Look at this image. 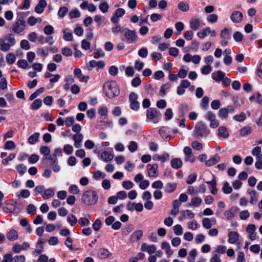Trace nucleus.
<instances>
[{
  "instance_id": "nucleus-3",
  "label": "nucleus",
  "mask_w": 262,
  "mask_h": 262,
  "mask_svg": "<svg viewBox=\"0 0 262 262\" xmlns=\"http://www.w3.org/2000/svg\"><path fill=\"white\" fill-rule=\"evenodd\" d=\"M121 32L123 35V40L128 44L135 43L139 40L138 34L135 30L126 28Z\"/></svg>"
},
{
  "instance_id": "nucleus-47",
  "label": "nucleus",
  "mask_w": 262,
  "mask_h": 262,
  "mask_svg": "<svg viewBox=\"0 0 262 262\" xmlns=\"http://www.w3.org/2000/svg\"><path fill=\"white\" fill-rule=\"evenodd\" d=\"M67 220L72 226H74L77 222V218L74 215L72 214H70L68 215L67 217Z\"/></svg>"
},
{
  "instance_id": "nucleus-58",
  "label": "nucleus",
  "mask_w": 262,
  "mask_h": 262,
  "mask_svg": "<svg viewBox=\"0 0 262 262\" xmlns=\"http://www.w3.org/2000/svg\"><path fill=\"white\" fill-rule=\"evenodd\" d=\"M191 146L194 149L196 150H200L203 148L202 144L200 142H199L196 141H193L191 143Z\"/></svg>"
},
{
  "instance_id": "nucleus-4",
  "label": "nucleus",
  "mask_w": 262,
  "mask_h": 262,
  "mask_svg": "<svg viewBox=\"0 0 262 262\" xmlns=\"http://www.w3.org/2000/svg\"><path fill=\"white\" fill-rule=\"evenodd\" d=\"M194 136L197 139L207 137L210 134V130L208 127L203 123H198L195 126Z\"/></svg>"
},
{
  "instance_id": "nucleus-33",
  "label": "nucleus",
  "mask_w": 262,
  "mask_h": 262,
  "mask_svg": "<svg viewBox=\"0 0 262 262\" xmlns=\"http://www.w3.org/2000/svg\"><path fill=\"white\" fill-rule=\"evenodd\" d=\"M161 248L165 251L166 253L168 256H170L173 254V251L171 250L170 245L168 243L166 242H162Z\"/></svg>"
},
{
  "instance_id": "nucleus-56",
  "label": "nucleus",
  "mask_w": 262,
  "mask_h": 262,
  "mask_svg": "<svg viewBox=\"0 0 262 262\" xmlns=\"http://www.w3.org/2000/svg\"><path fill=\"white\" fill-rule=\"evenodd\" d=\"M44 33L47 35H50L53 33L54 32V28L51 25L46 26L43 28Z\"/></svg>"
},
{
  "instance_id": "nucleus-15",
  "label": "nucleus",
  "mask_w": 262,
  "mask_h": 262,
  "mask_svg": "<svg viewBox=\"0 0 262 262\" xmlns=\"http://www.w3.org/2000/svg\"><path fill=\"white\" fill-rule=\"evenodd\" d=\"M83 136L81 134H77L74 135L73 139L74 141V146L75 147L79 148L82 146V141L83 140Z\"/></svg>"
},
{
  "instance_id": "nucleus-32",
  "label": "nucleus",
  "mask_w": 262,
  "mask_h": 262,
  "mask_svg": "<svg viewBox=\"0 0 262 262\" xmlns=\"http://www.w3.org/2000/svg\"><path fill=\"white\" fill-rule=\"evenodd\" d=\"M225 74L221 71H217L212 74V78L216 81L222 80L225 77Z\"/></svg>"
},
{
  "instance_id": "nucleus-12",
  "label": "nucleus",
  "mask_w": 262,
  "mask_h": 262,
  "mask_svg": "<svg viewBox=\"0 0 262 262\" xmlns=\"http://www.w3.org/2000/svg\"><path fill=\"white\" fill-rule=\"evenodd\" d=\"M156 249L155 245H147L146 243H143L141 247V250L142 251L147 252L149 254L155 253L156 251Z\"/></svg>"
},
{
  "instance_id": "nucleus-43",
  "label": "nucleus",
  "mask_w": 262,
  "mask_h": 262,
  "mask_svg": "<svg viewBox=\"0 0 262 262\" xmlns=\"http://www.w3.org/2000/svg\"><path fill=\"white\" fill-rule=\"evenodd\" d=\"M206 183L211 186V192L213 194H216L217 190L216 188V181L214 179H212L211 181L207 182Z\"/></svg>"
},
{
  "instance_id": "nucleus-45",
  "label": "nucleus",
  "mask_w": 262,
  "mask_h": 262,
  "mask_svg": "<svg viewBox=\"0 0 262 262\" xmlns=\"http://www.w3.org/2000/svg\"><path fill=\"white\" fill-rule=\"evenodd\" d=\"M209 32V28L207 27L204 29L198 32L197 33L198 36L200 38H205Z\"/></svg>"
},
{
  "instance_id": "nucleus-44",
  "label": "nucleus",
  "mask_w": 262,
  "mask_h": 262,
  "mask_svg": "<svg viewBox=\"0 0 262 262\" xmlns=\"http://www.w3.org/2000/svg\"><path fill=\"white\" fill-rule=\"evenodd\" d=\"M42 105V101L41 99H36L33 102L31 105V108L33 110L38 109Z\"/></svg>"
},
{
  "instance_id": "nucleus-30",
  "label": "nucleus",
  "mask_w": 262,
  "mask_h": 262,
  "mask_svg": "<svg viewBox=\"0 0 262 262\" xmlns=\"http://www.w3.org/2000/svg\"><path fill=\"white\" fill-rule=\"evenodd\" d=\"M202 200L199 197L196 196L191 200V202L188 204L189 206L198 207L201 204Z\"/></svg>"
},
{
  "instance_id": "nucleus-59",
  "label": "nucleus",
  "mask_w": 262,
  "mask_h": 262,
  "mask_svg": "<svg viewBox=\"0 0 262 262\" xmlns=\"http://www.w3.org/2000/svg\"><path fill=\"white\" fill-rule=\"evenodd\" d=\"M63 151L67 155H71L73 151V148L72 145L66 144L63 146Z\"/></svg>"
},
{
  "instance_id": "nucleus-54",
  "label": "nucleus",
  "mask_w": 262,
  "mask_h": 262,
  "mask_svg": "<svg viewBox=\"0 0 262 262\" xmlns=\"http://www.w3.org/2000/svg\"><path fill=\"white\" fill-rule=\"evenodd\" d=\"M70 17L72 19L79 17L80 16V13L78 10L75 9L70 12L69 14Z\"/></svg>"
},
{
  "instance_id": "nucleus-24",
  "label": "nucleus",
  "mask_w": 262,
  "mask_h": 262,
  "mask_svg": "<svg viewBox=\"0 0 262 262\" xmlns=\"http://www.w3.org/2000/svg\"><path fill=\"white\" fill-rule=\"evenodd\" d=\"M169 155L168 153H164L162 156H160L158 154H155L153 156L152 159L154 161H161L162 162H164L169 159Z\"/></svg>"
},
{
  "instance_id": "nucleus-34",
  "label": "nucleus",
  "mask_w": 262,
  "mask_h": 262,
  "mask_svg": "<svg viewBox=\"0 0 262 262\" xmlns=\"http://www.w3.org/2000/svg\"><path fill=\"white\" fill-rule=\"evenodd\" d=\"M0 49L3 52H8L10 50V47L9 45L6 43V40L4 38L0 39Z\"/></svg>"
},
{
  "instance_id": "nucleus-2",
  "label": "nucleus",
  "mask_w": 262,
  "mask_h": 262,
  "mask_svg": "<svg viewBox=\"0 0 262 262\" xmlns=\"http://www.w3.org/2000/svg\"><path fill=\"white\" fill-rule=\"evenodd\" d=\"M98 196L95 191L89 190L85 191L81 197L82 202L87 205H93L97 203Z\"/></svg>"
},
{
  "instance_id": "nucleus-18",
  "label": "nucleus",
  "mask_w": 262,
  "mask_h": 262,
  "mask_svg": "<svg viewBox=\"0 0 262 262\" xmlns=\"http://www.w3.org/2000/svg\"><path fill=\"white\" fill-rule=\"evenodd\" d=\"M104 62L103 61L91 60L89 63L88 70H91L92 68L98 67L99 69H102L104 67Z\"/></svg>"
},
{
  "instance_id": "nucleus-52",
  "label": "nucleus",
  "mask_w": 262,
  "mask_h": 262,
  "mask_svg": "<svg viewBox=\"0 0 262 262\" xmlns=\"http://www.w3.org/2000/svg\"><path fill=\"white\" fill-rule=\"evenodd\" d=\"M15 147V144L13 141H8L5 144V148L6 149L13 150Z\"/></svg>"
},
{
  "instance_id": "nucleus-28",
  "label": "nucleus",
  "mask_w": 262,
  "mask_h": 262,
  "mask_svg": "<svg viewBox=\"0 0 262 262\" xmlns=\"http://www.w3.org/2000/svg\"><path fill=\"white\" fill-rule=\"evenodd\" d=\"M113 158V155L110 151H104L101 155V159L105 162H108L112 160Z\"/></svg>"
},
{
  "instance_id": "nucleus-21",
  "label": "nucleus",
  "mask_w": 262,
  "mask_h": 262,
  "mask_svg": "<svg viewBox=\"0 0 262 262\" xmlns=\"http://www.w3.org/2000/svg\"><path fill=\"white\" fill-rule=\"evenodd\" d=\"M5 40H6V43L9 45V47L14 46L16 43V41L14 35L12 33H9L6 35L4 37Z\"/></svg>"
},
{
  "instance_id": "nucleus-22",
  "label": "nucleus",
  "mask_w": 262,
  "mask_h": 262,
  "mask_svg": "<svg viewBox=\"0 0 262 262\" xmlns=\"http://www.w3.org/2000/svg\"><path fill=\"white\" fill-rule=\"evenodd\" d=\"M218 136L223 138H227L229 136V133L225 126H222L219 127Z\"/></svg>"
},
{
  "instance_id": "nucleus-41",
  "label": "nucleus",
  "mask_w": 262,
  "mask_h": 262,
  "mask_svg": "<svg viewBox=\"0 0 262 262\" xmlns=\"http://www.w3.org/2000/svg\"><path fill=\"white\" fill-rule=\"evenodd\" d=\"M40 134L38 133H36L32 135L28 138V142L30 144H34L37 141L39 137Z\"/></svg>"
},
{
  "instance_id": "nucleus-46",
  "label": "nucleus",
  "mask_w": 262,
  "mask_h": 262,
  "mask_svg": "<svg viewBox=\"0 0 262 262\" xmlns=\"http://www.w3.org/2000/svg\"><path fill=\"white\" fill-rule=\"evenodd\" d=\"M251 133V129L250 127L246 126L241 129L240 135L242 137H245Z\"/></svg>"
},
{
  "instance_id": "nucleus-61",
  "label": "nucleus",
  "mask_w": 262,
  "mask_h": 262,
  "mask_svg": "<svg viewBox=\"0 0 262 262\" xmlns=\"http://www.w3.org/2000/svg\"><path fill=\"white\" fill-rule=\"evenodd\" d=\"M233 37L234 39L237 42L241 41L243 38V34L238 31L235 32L234 33Z\"/></svg>"
},
{
  "instance_id": "nucleus-48",
  "label": "nucleus",
  "mask_w": 262,
  "mask_h": 262,
  "mask_svg": "<svg viewBox=\"0 0 262 262\" xmlns=\"http://www.w3.org/2000/svg\"><path fill=\"white\" fill-rule=\"evenodd\" d=\"M222 189L223 192L226 194L230 193L232 191V187L229 186V184L227 182H225L224 183Z\"/></svg>"
},
{
  "instance_id": "nucleus-35",
  "label": "nucleus",
  "mask_w": 262,
  "mask_h": 262,
  "mask_svg": "<svg viewBox=\"0 0 262 262\" xmlns=\"http://www.w3.org/2000/svg\"><path fill=\"white\" fill-rule=\"evenodd\" d=\"M177 188V184L174 183H168L165 186V191L167 193L172 192Z\"/></svg>"
},
{
  "instance_id": "nucleus-23",
  "label": "nucleus",
  "mask_w": 262,
  "mask_h": 262,
  "mask_svg": "<svg viewBox=\"0 0 262 262\" xmlns=\"http://www.w3.org/2000/svg\"><path fill=\"white\" fill-rule=\"evenodd\" d=\"M98 255L100 258L105 259L111 256L112 253L107 249L100 248L98 251Z\"/></svg>"
},
{
  "instance_id": "nucleus-40",
  "label": "nucleus",
  "mask_w": 262,
  "mask_h": 262,
  "mask_svg": "<svg viewBox=\"0 0 262 262\" xmlns=\"http://www.w3.org/2000/svg\"><path fill=\"white\" fill-rule=\"evenodd\" d=\"M47 160H49L50 165H52L56 162L57 159L55 156L51 155L48 156H44L42 159V161Z\"/></svg>"
},
{
  "instance_id": "nucleus-20",
  "label": "nucleus",
  "mask_w": 262,
  "mask_h": 262,
  "mask_svg": "<svg viewBox=\"0 0 262 262\" xmlns=\"http://www.w3.org/2000/svg\"><path fill=\"white\" fill-rule=\"evenodd\" d=\"M170 164L173 168L178 169L182 167L183 162L181 159L175 158L171 160Z\"/></svg>"
},
{
  "instance_id": "nucleus-36",
  "label": "nucleus",
  "mask_w": 262,
  "mask_h": 262,
  "mask_svg": "<svg viewBox=\"0 0 262 262\" xmlns=\"http://www.w3.org/2000/svg\"><path fill=\"white\" fill-rule=\"evenodd\" d=\"M178 7L179 9L182 12H187L189 10V5L186 2H181L178 4Z\"/></svg>"
},
{
  "instance_id": "nucleus-31",
  "label": "nucleus",
  "mask_w": 262,
  "mask_h": 262,
  "mask_svg": "<svg viewBox=\"0 0 262 262\" xmlns=\"http://www.w3.org/2000/svg\"><path fill=\"white\" fill-rule=\"evenodd\" d=\"M169 132V128L167 127H162L159 129V133L163 138L165 140H169L171 136L170 135H167V133Z\"/></svg>"
},
{
  "instance_id": "nucleus-1",
  "label": "nucleus",
  "mask_w": 262,
  "mask_h": 262,
  "mask_svg": "<svg viewBox=\"0 0 262 262\" xmlns=\"http://www.w3.org/2000/svg\"><path fill=\"white\" fill-rule=\"evenodd\" d=\"M104 92L108 98H113L120 94L119 87L115 81L105 82L103 86Z\"/></svg>"
},
{
  "instance_id": "nucleus-9",
  "label": "nucleus",
  "mask_w": 262,
  "mask_h": 262,
  "mask_svg": "<svg viewBox=\"0 0 262 262\" xmlns=\"http://www.w3.org/2000/svg\"><path fill=\"white\" fill-rule=\"evenodd\" d=\"M158 166L157 164H148L147 165L148 176L151 177H157L158 173Z\"/></svg>"
},
{
  "instance_id": "nucleus-57",
  "label": "nucleus",
  "mask_w": 262,
  "mask_h": 262,
  "mask_svg": "<svg viewBox=\"0 0 262 262\" xmlns=\"http://www.w3.org/2000/svg\"><path fill=\"white\" fill-rule=\"evenodd\" d=\"M122 186L125 189L128 190L134 187V184L129 181H124L122 182Z\"/></svg>"
},
{
  "instance_id": "nucleus-5",
  "label": "nucleus",
  "mask_w": 262,
  "mask_h": 262,
  "mask_svg": "<svg viewBox=\"0 0 262 262\" xmlns=\"http://www.w3.org/2000/svg\"><path fill=\"white\" fill-rule=\"evenodd\" d=\"M26 22L23 17H19L12 25L11 29L14 33L19 34L25 30Z\"/></svg>"
},
{
  "instance_id": "nucleus-55",
  "label": "nucleus",
  "mask_w": 262,
  "mask_h": 262,
  "mask_svg": "<svg viewBox=\"0 0 262 262\" xmlns=\"http://www.w3.org/2000/svg\"><path fill=\"white\" fill-rule=\"evenodd\" d=\"M40 152L44 156H48L50 155L51 150L48 146H41L40 148Z\"/></svg>"
},
{
  "instance_id": "nucleus-51",
  "label": "nucleus",
  "mask_w": 262,
  "mask_h": 262,
  "mask_svg": "<svg viewBox=\"0 0 262 262\" xmlns=\"http://www.w3.org/2000/svg\"><path fill=\"white\" fill-rule=\"evenodd\" d=\"M6 59L8 63L12 64L15 61L16 57L14 54L9 53L6 56Z\"/></svg>"
},
{
  "instance_id": "nucleus-27",
  "label": "nucleus",
  "mask_w": 262,
  "mask_h": 262,
  "mask_svg": "<svg viewBox=\"0 0 262 262\" xmlns=\"http://www.w3.org/2000/svg\"><path fill=\"white\" fill-rule=\"evenodd\" d=\"M261 152V149L259 146H256L254 147L252 151V155L255 157L256 159L258 161H260L262 160V154Z\"/></svg>"
},
{
  "instance_id": "nucleus-53",
  "label": "nucleus",
  "mask_w": 262,
  "mask_h": 262,
  "mask_svg": "<svg viewBox=\"0 0 262 262\" xmlns=\"http://www.w3.org/2000/svg\"><path fill=\"white\" fill-rule=\"evenodd\" d=\"M70 193L73 194H77L80 192V190L76 185H72L69 188Z\"/></svg>"
},
{
  "instance_id": "nucleus-25",
  "label": "nucleus",
  "mask_w": 262,
  "mask_h": 262,
  "mask_svg": "<svg viewBox=\"0 0 262 262\" xmlns=\"http://www.w3.org/2000/svg\"><path fill=\"white\" fill-rule=\"evenodd\" d=\"M201 25V21L200 19L195 17H193L190 21V27L194 30H196Z\"/></svg>"
},
{
  "instance_id": "nucleus-6",
  "label": "nucleus",
  "mask_w": 262,
  "mask_h": 262,
  "mask_svg": "<svg viewBox=\"0 0 262 262\" xmlns=\"http://www.w3.org/2000/svg\"><path fill=\"white\" fill-rule=\"evenodd\" d=\"M138 95L134 92L130 94L129 96V100L130 102V107L133 110L137 111L140 107V103L137 101Z\"/></svg>"
},
{
  "instance_id": "nucleus-17",
  "label": "nucleus",
  "mask_w": 262,
  "mask_h": 262,
  "mask_svg": "<svg viewBox=\"0 0 262 262\" xmlns=\"http://www.w3.org/2000/svg\"><path fill=\"white\" fill-rule=\"evenodd\" d=\"M220 156L219 155L216 154L209 160L206 161L205 165L208 167L211 166L217 163L220 161Z\"/></svg>"
},
{
  "instance_id": "nucleus-38",
  "label": "nucleus",
  "mask_w": 262,
  "mask_h": 262,
  "mask_svg": "<svg viewBox=\"0 0 262 262\" xmlns=\"http://www.w3.org/2000/svg\"><path fill=\"white\" fill-rule=\"evenodd\" d=\"M63 39L66 41H71L73 39V34L69 29H66L63 30Z\"/></svg>"
},
{
  "instance_id": "nucleus-39",
  "label": "nucleus",
  "mask_w": 262,
  "mask_h": 262,
  "mask_svg": "<svg viewBox=\"0 0 262 262\" xmlns=\"http://www.w3.org/2000/svg\"><path fill=\"white\" fill-rule=\"evenodd\" d=\"M197 255V251L196 249H192L189 253L187 257V260L189 262H194L195 257Z\"/></svg>"
},
{
  "instance_id": "nucleus-19",
  "label": "nucleus",
  "mask_w": 262,
  "mask_h": 262,
  "mask_svg": "<svg viewBox=\"0 0 262 262\" xmlns=\"http://www.w3.org/2000/svg\"><path fill=\"white\" fill-rule=\"evenodd\" d=\"M143 231L142 230H137L135 231L130 236V241L132 243L139 241L143 236Z\"/></svg>"
},
{
  "instance_id": "nucleus-42",
  "label": "nucleus",
  "mask_w": 262,
  "mask_h": 262,
  "mask_svg": "<svg viewBox=\"0 0 262 262\" xmlns=\"http://www.w3.org/2000/svg\"><path fill=\"white\" fill-rule=\"evenodd\" d=\"M248 192L250 195V203L253 204L256 203V202L257 201L256 192L255 190H248Z\"/></svg>"
},
{
  "instance_id": "nucleus-49",
  "label": "nucleus",
  "mask_w": 262,
  "mask_h": 262,
  "mask_svg": "<svg viewBox=\"0 0 262 262\" xmlns=\"http://www.w3.org/2000/svg\"><path fill=\"white\" fill-rule=\"evenodd\" d=\"M203 226L206 229H210L212 225L211 223V220L208 218H204L202 221Z\"/></svg>"
},
{
  "instance_id": "nucleus-10",
  "label": "nucleus",
  "mask_w": 262,
  "mask_h": 262,
  "mask_svg": "<svg viewBox=\"0 0 262 262\" xmlns=\"http://www.w3.org/2000/svg\"><path fill=\"white\" fill-rule=\"evenodd\" d=\"M238 210L239 209L237 207L233 206L229 210L226 211L224 215L227 220H231L234 217Z\"/></svg>"
},
{
  "instance_id": "nucleus-14",
  "label": "nucleus",
  "mask_w": 262,
  "mask_h": 262,
  "mask_svg": "<svg viewBox=\"0 0 262 262\" xmlns=\"http://www.w3.org/2000/svg\"><path fill=\"white\" fill-rule=\"evenodd\" d=\"M231 29L225 28L221 31L220 37L223 40H229L231 38Z\"/></svg>"
},
{
  "instance_id": "nucleus-62",
  "label": "nucleus",
  "mask_w": 262,
  "mask_h": 262,
  "mask_svg": "<svg viewBox=\"0 0 262 262\" xmlns=\"http://www.w3.org/2000/svg\"><path fill=\"white\" fill-rule=\"evenodd\" d=\"M20 47L23 49L26 50H28L30 49L29 41L26 39H23L20 41Z\"/></svg>"
},
{
  "instance_id": "nucleus-26",
  "label": "nucleus",
  "mask_w": 262,
  "mask_h": 262,
  "mask_svg": "<svg viewBox=\"0 0 262 262\" xmlns=\"http://www.w3.org/2000/svg\"><path fill=\"white\" fill-rule=\"evenodd\" d=\"M7 238L10 241H14L18 237L17 232L14 229L10 230L7 234Z\"/></svg>"
},
{
  "instance_id": "nucleus-8",
  "label": "nucleus",
  "mask_w": 262,
  "mask_h": 262,
  "mask_svg": "<svg viewBox=\"0 0 262 262\" xmlns=\"http://www.w3.org/2000/svg\"><path fill=\"white\" fill-rule=\"evenodd\" d=\"M194 216V214L191 210L186 209L181 211V215L179 216V220L182 221L185 219H192Z\"/></svg>"
},
{
  "instance_id": "nucleus-63",
  "label": "nucleus",
  "mask_w": 262,
  "mask_h": 262,
  "mask_svg": "<svg viewBox=\"0 0 262 262\" xmlns=\"http://www.w3.org/2000/svg\"><path fill=\"white\" fill-rule=\"evenodd\" d=\"M105 177V174L99 170L96 171L93 175V177L96 180H100L103 179Z\"/></svg>"
},
{
  "instance_id": "nucleus-7",
  "label": "nucleus",
  "mask_w": 262,
  "mask_h": 262,
  "mask_svg": "<svg viewBox=\"0 0 262 262\" xmlns=\"http://www.w3.org/2000/svg\"><path fill=\"white\" fill-rule=\"evenodd\" d=\"M206 118L210 122V127L215 128L219 125V122L216 119L215 114L211 112H208L207 113Z\"/></svg>"
},
{
  "instance_id": "nucleus-50",
  "label": "nucleus",
  "mask_w": 262,
  "mask_h": 262,
  "mask_svg": "<svg viewBox=\"0 0 262 262\" xmlns=\"http://www.w3.org/2000/svg\"><path fill=\"white\" fill-rule=\"evenodd\" d=\"M173 231L176 235H181L183 234V228L181 225L178 224L174 226L173 227Z\"/></svg>"
},
{
  "instance_id": "nucleus-60",
  "label": "nucleus",
  "mask_w": 262,
  "mask_h": 262,
  "mask_svg": "<svg viewBox=\"0 0 262 262\" xmlns=\"http://www.w3.org/2000/svg\"><path fill=\"white\" fill-rule=\"evenodd\" d=\"M102 222L99 219H97L93 224V228L94 230L98 231L101 228Z\"/></svg>"
},
{
  "instance_id": "nucleus-11",
  "label": "nucleus",
  "mask_w": 262,
  "mask_h": 262,
  "mask_svg": "<svg viewBox=\"0 0 262 262\" xmlns=\"http://www.w3.org/2000/svg\"><path fill=\"white\" fill-rule=\"evenodd\" d=\"M243 18L242 13L238 11H234L230 16V18L234 23H239Z\"/></svg>"
},
{
  "instance_id": "nucleus-16",
  "label": "nucleus",
  "mask_w": 262,
  "mask_h": 262,
  "mask_svg": "<svg viewBox=\"0 0 262 262\" xmlns=\"http://www.w3.org/2000/svg\"><path fill=\"white\" fill-rule=\"evenodd\" d=\"M47 4L45 0H40L35 8V11L38 14L42 13Z\"/></svg>"
},
{
  "instance_id": "nucleus-13",
  "label": "nucleus",
  "mask_w": 262,
  "mask_h": 262,
  "mask_svg": "<svg viewBox=\"0 0 262 262\" xmlns=\"http://www.w3.org/2000/svg\"><path fill=\"white\" fill-rule=\"evenodd\" d=\"M160 115V113L154 108H150L146 111V117L150 120L158 118Z\"/></svg>"
},
{
  "instance_id": "nucleus-29",
  "label": "nucleus",
  "mask_w": 262,
  "mask_h": 262,
  "mask_svg": "<svg viewBox=\"0 0 262 262\" xmlns=\"http://www.w3.org/2000/svg\"><path fill=\"white\" fill-rule=\"evenodd\" d=\"M228 242L231 244L235 243L238 239V234L236 232H230L228 234Z\"/></svg>"
},
{
  "instance_id": "nucleus-37",
  "label": "nucleus",
  "mask_w": 262,
  "mask_h": 262,
  "mask_svg": "<svg viewBox=\"0 0 262 262\" xmlns=\"http://www.w3.org/2000/svg\"><path fill=\"white\" fill-rule=\"evenodd\" d=\"M55 195V192L52 189H48L46 190L42 194V198L45 199H48L50 198L53 197Z\"/></svg>"
},
{
  "instance_id": "nucleus-64",
  "label": "nucleus",
  "mask_w": 262,
  "mask_h": 262,
  "mask_svg": "<svg viewBox=\"0 0 262 262\" xmlns=\"http://www.w3.org/2000/svg\"><path fill=\"white\" fill-rule=\"evenodd\" d=\"M100 10L104 13H106L108 9V5L106 2H103L99 5Z\"/></svg>"
}]
</instances>
